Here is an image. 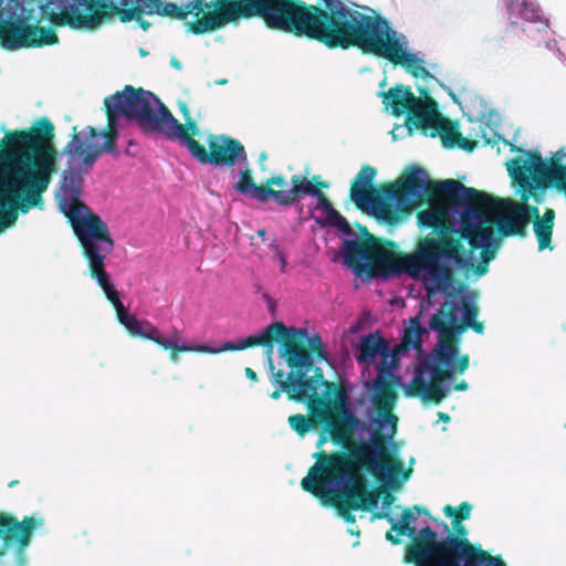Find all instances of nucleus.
I'll use <instances>...</instances> for the list:
<instances>
[{
	"mask_svg": "<svg viewBox=\"0 0 566 566\" xmlns=\"http://www.w3.org/2000/svg\"><path fill=\"white\" fill-rule=\"evenodd\" d=\"M376 177V169L371 166H363L355 177L350 188V198L354 203L379 222L388 226H398L403 222V217L392 211L378 196H373L370 188Z\"/></svg>",
	"mask_w": 566,
	"mask_h": 566,
	"instance_id": "16",
	"label": "nucleus"
},
{
	"mask_svg": "<svg viewBox=\"0 0 566 566\" xmlns=\"http://www.w3.org/2000/svg\"><path fill=\"white\" fill-rule=\"evenodd\" d=\"M438 190L443 191L450 199L434 196L426 209L418 213V224L421 228L451 229L452 234L442 240L427 238L417 248L431 240L442 250L450 252V262L442 264L449 281L446 289L428 297L430 304L440 303L436 297L443 296L441 307L430 317L428 327L443 333L454 322H462L465 327L475 333L483 332L482 323L475 319L478 307L476 295L467 287H453L452 271H461L467 279L481 277L488 272V264L494 259V250L499 247L489 213L474 206L482 203V195L474 188H469L454 179L440 181Z\"/></svg>",
	"mask_w": 566,
	"mask_h": 566,
	"instance_id": "4",
	"label": "nucleus"
},
{
	"mask_svg": "<svg viewBox=\"0 0 566 566\" xmlns=\"http://www.w3.org/2000/svg\"><path fill=\"white\" fill-rule=\"evenodd\" d=\"M543 45L566 67V38L553 33Z\"/></svg>",
	"mask_w": 566,
	"mask_h": 566,
	"instance_id": "26",
	"label": "nucleus"
},
{
	"mask_svg": "<svg viewBox=\"0 0 566 566\" xmlns=\"http://www.w3.org/2000/svg\"><path fill=\"white\" fill-rule=\"evenodd\" d=\"M503 2L512 24L517 23V20L522 19L525 22L538 24V30H547L549 28V21L544 17L537 2L532 0H503Z\"/></svg>",
	"mask_w": 566,
	"mask_h": 566,
	"instance_id": "21",
	"label": "nucleus"
},
{
	"mask_svg": "<svg viewBox=\"0 0 566 566\" xmlns=\"http://www.w3.org/2000/svg\"><path fill=\"white\" fill-rule=\"evenodd\" d=\"M348 533H350L352 535H358V532L355 531L354 528H348Z\"/></svg>",
	"mask_w": 566,
	"mask_h": 566,
	"instance_id": "40",
	"label": "nucleus"
},
{
	"mask_svg": "<svg viewBox=\"0 0 566 566\" xmlns=\"http://www.w3.org/2000/svg\"><path fill=\"white\" fill-rule=\"evenodd\" d=\"M513 151L515 155L505 163V167L513 181L515 196L524 201L533 197L535 202L539 203L553 179V171L560 164L546 161L536 151L520 148Z\"/></svg>",
	"mask_w": 566,
	"mask_h": 566,
	"instance_id": "12",
	"label": "nucleus"
},
{
	"mask_svg": "<svg viewBox=\"0 0 566 566\" xmlns=\"http://www.w3.org/2000/svg\"><path fill=\"white\" fill-rule=\"evenodd\" d=\"M49 0L43 4L40 0H14L23 9L17 10L12 19H3L2 45L9 50L20 48L50 45L57 42L52 24L67 25L60 20V9H51ZM7 0L4 3H11Z\"/></svg>",
	"mask_w": 566,
	"mask_h": 566,
	"instance_id": "11",
	"label": "nucleus"
},
{
	"mask_svg": "<svg viewBox=\"0 0 566 566\" xmlns=\"http://www.w3.org/2000/svg\"><path fill=\"white\" fill-rule=\"evenodd\" d=\"M245 376L252 381L258 380L256 374L251 368H245Z\"/></svg>",
	"mask_w": 566,
	"mask_h": 566,
	"instance_id": "31",
	"label": "nucleus"
},
{
	"mask_svg": "<svg viewBox=\"0 0 566 566\" xmlns=\"http://www.w3.org/2000/svg\"><path fill=\"white\" fill-rule=\"evenodd\" d=\"M462 322H454L438 334L433 349L422 355L413 367L410 384H405L397 374L400 359L409 350H421L428 328L420 316L411 317L403 326L401 342L390 347L379 332L359 337L356 360L368 369L376 359V377L360 385L342 380L335 403L343 424L335 423L333 438L348 448L359 443L357 460L339 455H324L310 469L302 480V488L324 502H336V511L346 522L354 523V512L377 507V497L367 490L361 472L365 468L388 490H399L412 472L406 467L392 439L397 417L391 415L396 396L388 390L391 385L402 387L407 394L413 391L424 401L441 402L452 389L464 391V380L455 382L454 376L469 368V356L461 355L459 347L446 339L460 334Z\"/></svg>",
	"mask_w": 566,
	"mask_h": 566,
	"instance_id": "1",
	"label": "nucleus"
},
{
	"mask_svg": "<svg viewBox=\"0 0 566 566\" xmlns=\"http://www.w3.org/2000/svg\"><path fill=\"white\" fill-rule=\"evenodd\" d=\"M258 234L262 240H265L266 231L264 229H261L258 231Z\"/></svg>",
	"mask_w": 566,
	"mask_h": 566,
	"instance_id": "38",
	"label": "nucleus"
},
{
	"mask_svg": "<svg viewBox=\"0 0 566 566\" xmlns=\"http://www.w3.org/2000/svg\"><path fill=\"white\" fill-rule=\"evenodd\" d=\"M170 64L172 67H175L176 70H181V63L176 59V57H172L170 60Z\"/></svg>",
	"mask_w": 566,
	"mask_h": 566,
	"instance_id": "33",
	"label": "nucleus"
},
{
	"mask_svg": "<svg viewBox=\"0 0 566 566\" xmlns=\"http://www.w3.org/2000/svg\"><path fill=\"white\" fill-rule=\"evenodd\" d=\"M206 0H189L180 6L165 0H54L51 9H60V20L73 29L93 30L111 19L107 9L118 11L120 20L139 21L140 13L196 22L205 11Z\"/></svg>",
	"mask_w": 566,
	"mask_h": 566,
	"instance_id": "8",
	"label": "nucleus"
},
{
	"mask_svg": "<svg viewBox=\"0 0 566 566\" xmlns=\"http://www.w3.org/2000/svg\"><path fill=\"white\" fill-rule=\"evenodd\" d=\"M54 168V157L39 151L31 133L14 130L0 139V233L15 223L19 210L36 205Z\"/></svg>",
	"mask_w": 566,
	"mask_h": 566,
	"instance_id": "6",
	"label": "nucleus"
},
{
	"mask_svg": "<svg viewBox=\"0 0 566 566\" xmlns=\"http://www.w3.org/2000/svg\"><path fill=\"white\" fill-rule=\"evenodd\" d=\"M317 191L319 193L308 195L316 200L311 208L312 218L318 223H331L333 226L342 216L332 207L324 192L318 188Z\"/></svg>",
	"mask_w": 566,
	"mask_h": 566,
	"instance_id": "24",
	"label": "nucleus"
},
{
	"mask_svg": "<svg viewBox=\"0 0 566 566\" xmlns=\"http://www.w3.org/2000/svg\"><path fill=\"white\" fill-rule=\"evenodd\" d=\"M256 193L259 202H266L269 198L284 208L298 206L306 195H317V187L306 177L294 175L291 178V187L282 190L252 189Z\"/></svg>",
	"mask_w": 566,
	"mask_h": 566,
	"instance_id": "19",
	"label": "nucleus"
},
{
	"mask_svg": "<svg viewBox=\"0 0 566 566\" xmlns=\"http://www.w3.org/2000/svg\"><path fill=\"white\" fill-rule=\"evenodd\" d=\"M472 512V505L468 502L461 503L460 506L454 507L451 505H446L443 507V513L447 517L451 518V525L453 531L461 536L467 534V530L461 524L463 520H468Z\"/></svg>",
	"mask_w": 566,
	"mask_h": 566,
	"instance_id": "25",
	"label": "nucleus"
},
{
	"mask_svg": "<svg viewBox=\"0 0 566 566\" xmlns=\"http://www.w3.org/2000/svg\"><path fill=\"white\" fill-rule=\"evenodd\" d=\"M43 524L41 516L24 517L20 522L8 513H0V566H25L30 538Z\"/></svg>",
	"mask_w": 566,
	"mask_h": 566,
	"instance_id": "14",
	"label": "nucleus"
},
{
	"mask_svg": "<svg viewBox=\"0 0 566 566\" xmlns=\"http://www.w3.org/2000/svg\"><path fill=\"white\" fill-rule=\"evenodd\" d=\"M235 167H238V171L233 176L235 179V182L232 186L233 189L248 198L256 200V193L252 189H262V187H259L253 182L248 156L244 157L243 160H240V163L235 164Z\"/></svg>",
	"mask_w": 566,
	"mask_h": 566,
	"instance_id": "23",
	"label": "nucleus"
},
{
	"mask_svg": "<svg viewBox=\"0 0 566 566\" xmlns=\"http://www.w3.org/2000/svg\"><path fill=\"white\" fill-rule=\"evenodd\" d=\"M481 201L482 203H474L475 207L485 210L490 213L485 206H488V198L484 193H482ZM492 208L494 210L497 230L495 231V237L499 241V245H501V237L499 232L505 237L511 235H524L526 232V228L532 222L534 214L538 212V208L536 206L528 205V201H516L511 198H497L493 200ZM490 216V221L484 226H492V218ZM500 247L494 250V255Z\"/></svg>",
	"mask_w": 566,
	"mask_h": 566,
	"instance_id": "15",
	"label": "nucleus"
},
{
	"mask_svg": "<svg viewBox=\"0 0 566 566\" xmlns=\"http://www.w3.org/2000/svg\"><path fill=\"white\" fill-rule=\"evenodd\" d=\"M386 538H387L388 541H390L392 544H398V543H399V539H398V538H395V537H394V535H392L390 532H389V533H387Z\"/></svg>",
	"mask_w": 566,
	"mask_h": 566,
	"instance_id": "36",
	"label": "nucleus"
},
{
	"mask_svg": "<svg viewBox=\"0 0 566 566\" xmlns=\"http://www.w3.org/2000/svg\"><path fill=\"white\" fill-rule=\"evenodd\" d=\"M333 226L340 231L344 263L361 280L387 281L407 274L422 283L428 297L448 285L449 277L442 264L451 261L450 252L440 249L433 241L427 240L412 254L396 258L384 248L360 243L344 217Z\"/></svg>",
	"mask_w": 566,
	"mask_h": 566,
	"instance_id": "5",
	"label": "nucleus"
},
{
	"mask_svg": "<svg viewBox=\"0 0 566 566\" xmlns=\"http://www.w3.org/2000/svg\"><path fill=\"white\" fill-rule=\"evenodd\" d=\"M280 355L287 363L289 367L298 369L290 371L287 379L284 380V373L282 370L274 371L272 355H268L271 381L276 387V390L271 394V398L279 399L281 392L289 394L293 399H302L305 396L315 395L316 386L314 380L306 375L313 365L312 356L305 349L298 348L292 343H285L281 348Z\"/></svg>",
	"mask_w": 566,
	"mask_h": 566,
	"instance_id": "13",
	"label": "nucleus"
},
{
	"mask_svg": "<svg viewBox=\"0 0 566 566\" xmlns=\"http://www.w3.org/2000/svg\"><path fill=\"white\" fill-rule=\"evenodd\" d=\"M423 97H416L409 88L397 85L386 93H379L385 111L394 116L407 115L401 125H395L391 130L394 140L410 136L413 129L421 130L424 136H440L444 146H458L465 150H472L482 140L484 144H493L499 138L496 132L490 126L479 123L475 139H468L459 133L453 124L446 119L437 109L436 102L420 90Z\"/></svg>",
	"mask_w": 566,
	"mask_h": 566,
	"instance_id": "7",
	"label": "nucleus"
},
{
	"mask_svg": "<svg viewBox=\"0 0 566 566\" xmlns=\"http://www.w3.org/2000/svg\"><path fill=\"white\" fill-rule=\"evenodd\" d=\"M186 126H187V129H188L189 132H191L192 134H197V133H198L197 125H196L193 122H188V123L186 124Z\"/></svg>",
	"mask_w": 566,
	"mask_h": 566,
	"instance_id": "32",
	"label": "nucleus"
},
{
	"mask_svg": "<svg viewBox=\"0 0 566 566\" xmlns=\"http://www.w3.org/2000/svg\"><path fill=\"white\" fill-rule=\"evenodd\" d=\"M109 133H96L86 127L73 135L63 150L67 157L56 193L59 208L69 219L88 261L91 276L96 280L106 297L114 305L120 324L130 315L119 300L118 293L105 270V259L112 252L114 242L106 223L81 201L84 176L106 153H113L117 129L123 119L136 122L147 133L163 134L169 140H179L200 164L211 165V151L189 137L181 125L160 99L149 91L126 85L104 99Z\"/></svg>",
	"mask_w": 566,
	"mask_h": 566,
	"instance_id": "2",
	"label": "nucleus"
},
{
	"mask_svg": "<svg viewBox=\"0 0 566 566\" xmlns=\"http://www.w3.org/2000/svg\"><path fill=\"white\" fill-rule=\"evenodd\" d=\"M386 500H388V501L386 502V504H387V505H389V503L394 500V497H392L391 495H389V494H388V495L386 496Z\"/></svg>",
	"mask_w": 566,
	"mask_h": 566,
	"instance_id": "39",
	"label": "nucleus"
},
{
	"mask_svg": "<svg viewBox=\"0 0 566 566\" xmlns=\"http://www.w3.org/2000/svg\"><path fill=\"white\" fill-rule=\"evenodd\" d=\"M555 219L556 213L555 210L552 208L545 209L542 216L539 214L538 211L533 217V232L535 234L539 252L544 250L552 251L554 249L552 244V237L555 227Z\"/></svg>",
	"mask_w": 566,
	"mask_h": 566,
	"instance_id": "22",
	"label": "nucleus"
},
{
	"mask_svg": "<svg viewBox=\"0 0 566 566\" xmlns=\"http://www.w3.org/2000/svg\"><path fill=\"white\" fill-rule=\"evenodd\" d=\"M139 23V25L144 29V30H147V28L149 27L148 23H146L144 20H143V17L140 15V20L137 21Z\"/></svg>",
	"mask_w": 566,
	"mask_h": 566,
	"instance_id": "37",
	"label": "nucleus"
},
{
	"mask_svg": "<svg viewBox=\"0 0 566 566\" xmlns=\"http://www.w3.org/2000/svg\"><path fill=\"white\" fill-rule=\"evenodd\" d=\"M268 184L280 187V188H285L289 185L286 179L282 176L272 177L271 179H269Z\"/></svg>",
	"mask_w": 566,
	"mask_h": 566,
	"instance_id": "29",
	"label": "nucleus"
},
{
	"mask_svg": "<svg viewBox=\"0 0 566 566\" xmlns=\"http://www.w3.org/2000/svg\"><path fill=\"white\" fill-rule=\"evenodd\" d=\"M23 9L21 6H18L14 1L11 3H4V0H0V39L2 40V25L3 19H12V15L15 14L17 10Z\"/></svg>",
	"mask_w": 566,
	"mask_h": 566,
	"instance_id": "28",
	"label": "nucleus"
},
{
	"mask_svg": "<svg viewBox=\"0 0 566 566\" xmlns=\"http://www.w3.org/2000/svg\"><path fill=\"white\" fill-rule=\"evenodd\" d=\"M438 416H439V419L441 421H443V422H449L450 421V417L447 413L439 412Z\"/></svg>",
	"mask_w": 566,
	"mask_h": 566,
	"instance_id": "35",
	"label": "nucleus"
},
{
	"mask_svg": "<svg viewBox=\"0 0 566 566\" xmlns=\"http://www.w3.org/2000/svg\"><path fill=\"white\" fill-rule=\"evenodd\" d=\"M377 517L387 518L392 532L412 539L405 560L416 566H440L448 552L446 543L454 538L447 523L432 517L421 506L405 509L397 516L384 513Z\"/></svg>",
	"mask_w": 566,
	"mask_h": 566,
	"instance_id": "10",
	"label": "nucleus"
},
{
	"mask_svg": "<svg viewBox=\"0 0 566 566\" xmlns=\"http://www.w3.org/2000/svg\"><path fill=\"white\" fill-rule=\"evenodd\" d=\"M447 554L440 566H506L500 556H492L467 538L454 537L447 543Z\"/></svg>",
	"mask_w": 566,
	"mask_h": 566,
	"instance_id": "18",
	"label": "nucleus"
},
{
	"mask_svg": "<svg viewBox=\"0 0 566 566\" xmlns=\"http://www.w3.org/2000/svg\"><path fill=\"white\" fill-rule=\"evenodd\" d=\"M326 11L305 8L291 0H206L205 11L186 30L203 34L241 18L260 17L272 30L305 33L331 48L350 45L401 65L416 78H436L426 67L424 54L409 46L403 33L368 7H347L343 0H323Z\"/></svg>",
	"mask_w": 566,
	"mask_h": 566,
	"instance_id": "3",
	"label": "nucleus"
},
{
	"mask_svg": "<svg viewBox=\"0 0 566 566\" xmlns=\"http://www.w3.org/2000/svg\"><path fill=\"white\" fill-rule=\"evenodd\" d=\"M38 125H39V129L42 132H45V133H50L53 129L51 123L48 119H41L38 123Z\"/></svg>",
	"mask_w": 566,
	"mask_h": 566,
	"instance_id": "30",
	"label": "nucleus"
},
{
	"mask_svg": "<svg viewBox=\"0 0 566 566\" xmlns=\"http://www.w3.org/2000/svg\"><path fill=\"white\" fill-rule=\"evenodd\" d=\"M429 177L424 169L412 167L406 170L397 180L396 186L389 193L396 210L406 220V213L411 211L417 201L423 196L429 188Z\"/></svg>",
	"mask_w": 566,
	"mask_h": 566,
	"instance_id": "17",
	"label": "nucleus"
},
{
	"mask_svg": "<svg viewBox=\"0 0 566 566\" xmlns=\"http://www.w3.org/2000/svg\"><path fill=\"white\" fill-rule=\"evenodd\" d=\"M124 326L132 335L150 339L166 349H176L179 352H197L205 354H220L227 350H243L254 345L266 347V354H273V342L285 340L290 336H303L308 346L314 352L323 356L324 348L318 333H308L306 328H286L283 323L276 322L266 326L255 335L248 336L237 342H226L220 347L208 345H188L178 336L177 333L170 337H164L159 329L147 321H139L136 317H125Z\"/></svg>",
	"mask_w": 566,
	"mask_h": 566,
	"instance_id": "9",
	"label": "nucleus"
},
{
	"mask_svg": "<svg viewBox=\"0 0 566 566\" xmlns=\"http://www.w3.org/2000/svg\"><path fill=\"white\" fill-rule=\"evenodd\" d=\"M211 165L214 167H235V164L247 157L243 145L229 136H211L209 139Z\"/></svg>",
	"mask_w": 566,
	"mask_h": 566,
	"instance_id": "20",
	"label": "nucleus"
},
{
	"mask_svg": "<svg viewBox=\"0 0 566 566\" xmlns=\"http://www.w3.org/2000/svg\"><path fill=\"white\" fill-rule=\"evenodd\" d=\"M289 423L298 434L304 436L313 427L312 422L303 415H294L289 418Z\"/></svg>",
	"mask_w": 566,
	"mask_h": 566,
	"instance_id": "27",
	"label": "nucleus"
},
{
	"mask_svg": "<svg viewBox=\"0 0 566 566\" xmlns=\"http://www.w3.org/2000/svg\"><path fill=\"white\" fill-rule=\"evenodd\" d=\"M280 264H281V272H284L286 266V259L283 254L279 255Z\"/></svg>",
	"mask_w": 566,
	"mask_h": 566,
	"instance_id": "34",
	"label": "nucleus"
}]
</instances>
